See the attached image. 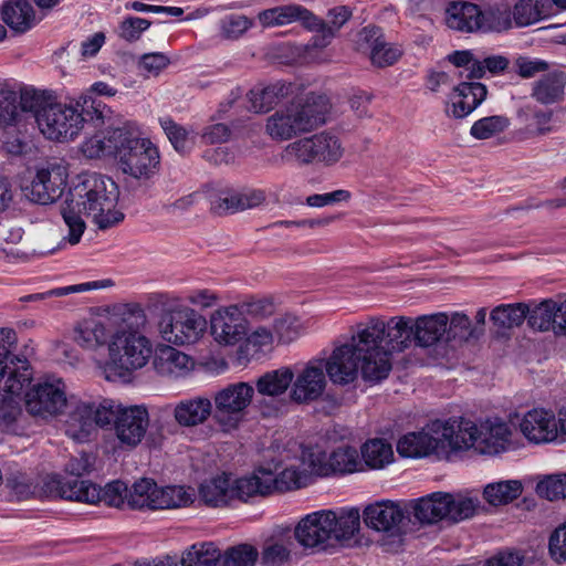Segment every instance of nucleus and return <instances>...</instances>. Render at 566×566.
I'll return each instance as SVG.
<instances>
[{"instance_id": "f257e3e1", "label": "nucleus", "mask_w": 566, "mask_h": 566, "mask_svg": "<svg viewBox=\"0 0 566 566\" xmlns=\"http://www.w3.org/2000/svg\"><path fill=\"white\" fill-rule=\"evenodd\" d=\"M116 186L109 178L96 172L78 175L61 210L67 227V241L71 244L80 242L86 228L82 214L92 217L102 230L122 222L124 213L116 209Z\"/></svg>"}, {"instance_id": "f03ea898", "label": "nucleus", "mask_w": 566, "mask_h": 566, "mask_svg": "<svg viewBox=\"0 0 566 566\" xmlns=\"http://www.w3.org/2000/svg\"><path fill=\"white\" fill-rule=\"evenodd\" d=\"M111 116V109L88 94L69 103L51 102L38 112V127L43 136L54 142H72L85 124L95 128L103 126Z\"/></svg>"}, {"instance_id": "7ed1b4c3", "label": "nucleus", "mask_w": 566, "mask_h": 566, "mask_svg": "<svg viewBox=\"0 0 566 566\" xmlns=\"http://www.w3.org/2000/svg\"><path fill=\"white\" fill-rule=\"evenodd\" d=\"M17 334L0 328V430L14 431L22 416L21 395L32 380V370L24 356L13 354Z\"/></svg>"}, {"instance_id": "20e7f679", "label": "nucleus", "mask_w": 566, "mask_h": 566, "mask_svg": "<svg viewBox=\"0 0 566 566\" xmlns=\"http://www.w3.org/2000/svg\"><path fill=\"white\" fill-rule=\"evenodd\" d=\"M365 352L374 353L375 369L382 375H389L392 363L391 355L407 349L415 340L413 319L407 316H395L387 322L371 317L365 325H359Z\"/></svg>"}, {"instance_id": "39448f33", "label": "nucleus", "mask_w": 566, "mask_h": 566, "mask_svg": "<svg viewBox=\"0 0 566 566\" xmlns=\"http://www.w3.org/2000/svg\"><path fill=\"white\" fill-rule=\"evenodd\" d=\"M328 109L326 96L310 94L304 99L292 102L269 116L265 132L273 140H290L325 124Z\"/></svg>"}, {"instance_id": "423d86ee", "label": "nucleus", "mask_w": 566, "mask_h": 566, "mask_svg": "<svg viewBox=\"0 0 566 566\" xmlns=\"http://www.w3.org/2000/svg\"><path fill=\"white\" fill-rule=\"evenodd\" d=\"M361 331L352 335L349 342L336 347L331 356L324 360V368L331 381L335 385H349L357 380L359 374L366 382L376 384L387 378V375L377 373L376 359L371 350L365 352L361 342Z\"/></svg>"}, {"instance_id": "0eeeda50", "label": "nucleus", "mask_w": 566, "mask_h": 566, "mask_svg": "<svg viewBox=\"0 0 566 566\" xmlns=\"http://www.w3.org/2000/svg\"><path fill=\"white\" fill-rule=\"evenodd\" d=\"M350 15L352 11L347 7H336L328 11V23H326L300 4H286L261 11L258 20L264 28L282 27L300 21L306 29L317 32L314 45L324 48Z\"/></svg>"}, {"instance_id": "6e6552de", "label": "nucleus", "mask_w": 566, "mask_h": 566, "mask_svg": "<svg viewBox=\"0 0 566 566\" xmlns=\"http://www.w3.org/2000/svg\"><path fill=\"white\" fill-rule=\"evenodd\" d=\"M107 352L106 378H126L148 364L153 355V344L142 332L117 326L108 342Z\"/></svg>"}, {"instance_id": "1a4fd4ad", "label": "nucleus", "mask_w": 566, "mask_h": 566, "mask_svg": "<svg viewBox=\"0 0 566 566\" xmlns=\"http://www.w3.org/2000/svg\"><path fill=\"white\" fill-rule=\"evenodd\" d=\"M117 158L122 171L138 180H149L160 168L157 146L148 138H142L135 124H126V136L122 139Z\"/></svg>"}, {"instance_id": "9d476101", "label": "nucleus", "mask_w": 566, "mask_h": 566, "mask_svg": "<svg viewBox=\"0 0 566 566\" xmlns=\"http://www.w3.org/2000/svg\"><path fill=\"white\" fill-rule=\"evenodd\" d=\"M206 317L188 305H177L165 310L158 319L160 338L174 346H189L198 343L206 334Z\"/></svg>"}, {"instance_id": "9b49d317", "label": "nucleus", "mask_w": 566, "mask_h": 566, "mask_svg": "<svg viewBox=\"0 0 566 566\" xmlns=\"http://www.w3.org/2000/svg\"><path fill=\"white\" fill-rule=\"evenodd\" d=\"M67 407L70 411L64 422L65 434L74 441L85 442L96 433L97 428L103 429L112 424V408L115 407V400L103 399L95 402L71 397Z\"/></svg>"}, {"instance_id": "f8f14e48", "label": "nucleus", "mask_w": 566, "mask_h": 566, "mask_svg": "<svg viewBox=\"0 0 566 566\" xmlns=\"http://www.w3.org/2000/svg\"><path fill=\"white\" fill-rule=\"evenodd\" d=\"M344 154L340 139L333 133L322 132L290 143L283 150L282 158L297 165L332 166Z\"/></svg>"}, {"instance_id": "ddd939ff", "label": "nucleus", "mask_w": 566, "mask_h": 566, "mask_svg": "<svg viewBox=\"0 0 566 566\" xmlns=\"http://www.w3.org/2000/svg\"><path fill=\"white\" fill-rule=\"evenodd\" d=\"M254 396V387L245 381L229 384L213 396V419L223 432L240 426Z\"/></svg>"}, {"instance_id": "4468645a", "label": "nucleus", "mask_w": 566, "mask_h": 566, "mask_svg": "<svg viewBox=\"0 0 566 566\" xmlns=\"http://www.w3.org/2000/svg\"><path fill=\"white\" fill-rule=\"evenodd\" d=\"M69 402L66 386L57 377H45L39 380L25 395L28 411L43 419L60 415Z\"/></svg>"}, {"instance_id": "2eb2a0df", "label": "nucleus", "mask_w": 566, "mask_h": 566, "mask_svg": "<svg viewBox=\"0 0 566 566\" xmlns=\"http://www.w3.org/2000/svg\"><path fill=\"white\" fill-rule=\"evenodd\" d=\"M112 415L114 433L122 449L132 450L142 443L148 427L149 413L144 406L124 407L115 401Z\"/></svg>"}, {"instance_id": "dca6fc26", "label": "nucleus", "mask_w": 566, "mask_h": 566, "mask_svg": "<svg viewBox=\"0 0 566 566\" xmlns=\"http://www.w3.org/2000/svg\"><path fill=\"white\" fill-rule=\"evenodd\" d=\"M67 178L69 170L65 163H48L36 169L31 185L25 188V196L35 203H53L63 195Z\"/></svg>"}, {"instance_id": "f3484780", "label": "nucleus", "mask_w": 566, "mask_h": 566, "mask_svg": "<svg viewBox=\"0 0 566 566\" xmlns=\"http://www.w3.org/2000/svg\"><path fill=\"white\" fill-rule=\"evenodd\" d=\"M410 511L399 502L390 500L368 504L363 511L366 526L388 536H400L407 526Z\"/></svg>"}, {"instance_id": "a211bd4d", "label": "nucleus", "mask_w": 566, "mask_h": 566, "mask_svg": "<svg viewBox=\"0 0 566 566\" xmlns=\"http://www.w3.org/2000/svg\"><path fill=\"white\" fill-rule=\"evenodd\" d=\"M293 379L294 371L290 367L266 371L256 379L254 392L260 398L255 400V405L263 416L270 417L279 412L281 398L292 388Z\"/></svg>"}, {"instance_id": "6ab92c4d", "label": "nucleus", "mask_w": 566, "mask_h": 566, "mask_svg": "<svg viewBox=\"0 0 566 566\" xmlns=\"http://www.w3.org/2000/svg\"><path fill=\"white\" fill-rule=\"evenodd\" d=\"M334 511L321 510L304 516L295 526L294 536L305 548L325 551L333 545L332 526L335 525Z\"/></svg>"}, {"instance_id": "aec40b11", "label": "nucleus", "mask_w": 566, "mask_h": 566, "mask_svg": "<svg viewBox=\"0 0 566 566\" xmlns=\"http://www.w3.org/2000/svg\"><path fill=\"white\" fill-rule=\"evenodd\" d=\"M326 376L324 359H311L294 373L290 398L297 403L317 400L325 391Z\"/></svg>"}, {"instance_id": "412c9836", "label": "nucleus", "mask_w": 566, "mask_h": 566, "mask_svg": "<svg viewBox=\"0 0 566 566\" xmlns=\"http://www.w3.org/2000/svg\"><path fill=\"white\" fill-rule=\"evenodd\" d=\"M554 112L532 102L520 105L515 113L517 127L513 136L518 142L536 139L554 132Z\"/></svg>"}, {"instance_id": "4be33fe9", "label": "nucleus", "mask_w": 566, "mask_h": 566, "mask_svg": "<svg viewBox=\"0 0 566 566\" xmlns=\"http://www.w3.org/2000/svg\"><path fill=\"white\" fill-rule=\"evenodd\" d=\"M430 430L441 438L442 449L476 451L479 426L468 419L433 420Z\"/></svg>"}, {"instance_id": "5701e85b", "label": "nucleus", "mask_w": 566, "mask_h": 566, "mask_svg": "<svg viewBox=\"0 0 566 566\" xmlns=\"http://www.w3.org/2000/svg\"><path fill=\"white\" fill-rule=\"evenodd\" d=\"M557 417L552 410L533 408L520 420V430L527 441L535 444H546L559 441Z\"/></svg>"}, {"instance_id": "b1692460", "label": "nucleus", "mask_w": 566, "mask_h": 566, "mask_svg": "<svg viewBox=\"0 0 566 566\" xmlns=\"http://www.w3.org/2000/svg\"><path fill=\"white\" fill-rule=\"evenodd\" d=\"M42 490L48 497H60L88 504L97 503L99 496L98 485L86 480L63 479L59 475L46 476Z\"/></svg>"}, {"instance_id": "393cba45", "label": "nucleus", "mask_w": 566, "mask_h": 566, "mask_svg": "<svg viewBox=\"0 0 566 566\" xmlns=\"http://www.w3.org/2000/svg\"><path fill=\"white\" fill-rule=\"evenodd\" d=\"M116 327L115 322L111 318L91 315L75 324L73 340L85 350L96 352L105 345L108 346Z\"/></svg>"}, {"instance_id": "a878e982", "label": "nucleus", "mask_w": 566, "mask_h": 566, "mask_svg": "<svg viewBox=\"0 0 566 566\" xmlns=\"http://www.w3.org/2000/svg\"><path fill=\"white\" fill-rule=\"evenodd\" d=\"M211 334L221 345H234L247 334V322L238 306L219 308L211 315Z\"/></svg>"}, {"instance_id": "bb28decb", "label": "nucleus", "mask_w": 566, "mask_h": 566, "mask_svg": "<svg viewBox=\"0 0 566 566\" xmlns=\"http://www.w3.org/2000/svg\"><path fill=\"white\" fill-rule=\"evenodd\" d=\"M485 85L479 82H461L453 87L447 103V114L453 118H464L486 97Z\"/></svg>"}, {"instance_id": "cd10ccee", "label": "nucleus", "mask_w": 566, "mask_h": 566, "mask_svg": "<svg viewBox=\"0 0 566 566\" xmlns=\"http://www.w3.org/2000/svg\"><path fill=\"white\" fill-rule=\"evenodd\" d=\"M566 90V71L553 69L531 84V97L539 105L548 106L563 102Z\"/></svg>"}, {"instance_id": "c85d7f7f", "label": "nucleus", "mask_w": 566, "mask_h": 566, "mask_svg": "<svg viewBox=\"0 0 566 566\" xmlns=\"http://www.w3.org/2000/svg\"><path fill=\"white\" fill-rule=\"evenodd\" d=\"M510 426L499 419H486L479 426L476 451L482 454H497L506 450L511 442Z\"/></svg>"}, {"instance_id": "c756f323", "label": "nucleus", "mask_w": 566, "mask_h": 566, "mask_svg": "<svg viewBox=\"0 0 566 566\" xmlns=\"http://www.w3.org/2000/svg\"><path fill=\"white\" fill-rule=\"evenodd\" d=\"M213 405L206 396H195L178 401L172 411L175 421L184 428H195L203 424L213 416Z\"/></svg>"}, {"instance_id": "7c9ffc66", "label": "nucleus", "mask_w": 566, "mask_h": 566, "mask_svg": "<svg viewBox=\"0 0 566 566\" xmlns=\"http://www.w3.org/2000/svg\"><path fill=\"white\" fill-rule=\"evenodd\" d=\"M442 449L441 438L430 430V423L420 432L405 434L398 440L397 451L401 457L422 458Z\"/></svg>"}, {"instance_id": "2f4dec72", "label": "nucleus", "mask_w": 566, "mask_h": 566, "mask_svg": "<svg viewBox=\"0 0 566 566\" xmlns=\"http://www.w3.org/2000/svg\"><path fill=\"white\" fill-rule=\"evenodd\" d=\"M449 315L443 312L422 315L413 319L415 343L420 347H430L447 340Z\"/></svg>"}, {"instance_id": "473e14b6", "label": "nucleus", "mask_w": 566, "mask_h": 566, "mask_svg": "<svg viewBox=\"0 0 566 566\" xmlns=\"http://www.w3.org/2000/svg\"><path fill=\"white\" fill-rule=\"evenodd\" d=\"M124 136H126V124L122 127L96 133L85 138L81 144V151L86 158L91 159L109 155L117 157Z\"/></svg>"}, {"instance_id": "72a5a7b5", "label": "nucleus", "mask_w": 566, "mask_h": 566, "mask_svg": "<svg viewBox=\"0 0 566 566\" xmlns=\"http://www.w3.org/2000/svg\"><path fill=\"white\" fill-rule=\"evenodd\" d=\"M361 39L370 46V60L374 65L385 67L396 63L402 54V50L387 43L381 30L375 25L365 27L360 32Z\"/></svg>"}, {"instance_id": "f704fd0d", "label": "nucleus", "mask_w": 566, "mask_h": 566, "mask_svg": "<svg viewBox=\"0 0 566 566\" xmlns=\"http://www.w3.org/2000/svg\"><path fill=\"white\" fill-rule=\"evenodd\" d=\"M154 365L160 375L179 378L192 370L193 360L187 354L167 344L157 349Z\"/></svg>"}, {"instance_id": "c9c22d12", "label": "nucleus", "mask_w": 566, "mask_h": 566, "mask_svg": "<svg viewBox=\"0 0 566 566\" xmlns=\"http://www.w3.org/2000/svg\"><path fill=\"white\" fill-rule=\"evenodd\" d=\"M294 541L286 534L269 537L262 545L260 564L262 566H292Z\"/></svg>"}, {"instance_id": "e433bc0d", "label": "nucleus", "mask_w": 566, "mask_h": 566, "mask_svg": "<svg viewBox=\"0 0 566 566\" xmlns=\"http://www.w3.org/2000/svg\"><path fill=\"white\" fill-rule=\"evenodd\" d=\"M481 9L471 2H451L446 10V23L461 32H476L481 29Z\"/></svg>"}, {"instance_id": "4c0bfd02", "label": "nucleus", "mask_w": 566, "mask_h": 566, "mask_svg": "<svg viewBox=\"0 0 566 566\" xmlns=\"http://www.w3.org/2000/svg\"><path fill=\"white\" fill-rule=\"evenodd\" d=\"M415 518L421 524L447 520V492H433L409 504Z\"/></svg>"}, {"instance_id": "58836bf2", "label": "nucleus", "mask_w": 566, "mask_h": 566, "mask_svg": "<svg viewBox=\"0 0 566 566\" xmlns=\"http://www.w3.org/2000/svg\"><path fill=\"white\" fill-rule=\"evenodd\" d=\"M270 480L266 476V469L259 468L249 476L234 479L231 476V491L233 500L248 501L256 495L271 494Z\"/></svg>"}, {"instance_id": "ea45409f", "label": "nucleus", "mask_w": 566, "mask_h": 566, "mask_svg": "<svg viewBox=\"0 0 566 566\" xmlns=\"http://www.w3.org/2000/svg\"><path fill=\"white\" fill-rule=\"evenodd\" d=\"M291 92V85L275 82L264 87H254L248 94L250 109L254 113H265L277 105Z\"/></svg>"}, {"instance_id": "a19ab883", "label": "nucleus", "mask_w": 566, "mask_h": 566, "mask_svg": "<svg viewBox=\"0 0 566 566\" xmlns=\"http://www.w3.org/2000/svg\"><path fill=\"white\" fill-rule=\"evenodd\" d=\"M2 20L12 30L25 32L35 24V14L28 0H8L2 4Z\"/></svg>"}, {"instance_id": "79ce46f5", "label": "nucleus", "mask_w": 566, "mask_h": 566, "mask_svg": "<svg viewBox=\"0 0 566 566\" xmlns=\"http://www.w3.org/2000/svg\"><path fill=\"white\" fill-rule=\"evenodd\" d=\"M199 495L210 506L228 504L233 500L231 475L222 473L205 480L199 486Z\"/></svg>"}, {"instance_id": "37998d69", "label": "nucleus", "mask_w": 566, "mask_h": 566, "mask_svg": "<svg viewBox=\"0 0 566 566\" xmlns=\"http://www.w3.org/2000/svg\"><path fill=\"white\" fill-rule=\"evenodd\" d=\"M331 473L346 475L364 472V464L356 447L344 442L329 452Z\"/></svg>"}, {"instance_id": "c03bdc74", "label": "nucleus", "mask_w": 566, "mask_h": 566, "mask_svg": "<svg viewBox=\"0 0 566 566\" xmlns=\"http://www.w3.org/2000/svg\"><path fill=\"white\" fill-rule=\"evenodd\" d=\"M360 460L370 470H380L394 461V450L390 443L384 439L367 440L360 448Z\"/></svg>"}, {"instance_id": "a18cd8bd", "label": "nucleus", "mask_w": 566, "mask_h": 566, "mask_svg": "<svg viewBox=\"0 0 566 566\" xmlns=\"http://www.w3.org/2000/svg\"><path fill=\"white\" fill-rule=\"evenodd\" d=\"M482 509L478 495L472 493H447V520L454 523L472 518Z\"/></svg>"}, {"instance_id": "49530a36", "label": "nucleus", "mask_w": 566, "mask_h": 566, "mask_svg": "<svg viewBox=\"0 0 566 566\" xmlns=\"http://www.w3.org/2000/svg\"><path fill=\"white\" fill-rule=\"evenodd\" d=\"M335 525L332 526V539L334 543H349L360 531V514L358 509H343L334 511Z\"/></svg>"}, {"instance_id": "de8ad7c7", "label": "nucleus", "mask_w": 566, "mask_h": 566, "mask_svg": "<svg viewBox=\"0 0 566 566\" xmlns=\"http://www.w3.org/2000/svg\"><path fill=\"white\" fill-rule=\"evenodd\" d=\"M160 486L153 479L143 478L129 489L128 506L135 510H158Z\"/></svg>"}, {"instance_id": "09e8293b", "label": "nucleus", "mask_w": 566, "mask_h": 566, "mask_svg": "<svg viewBox=\"0 0 566 566\" xmlns=\"http://www.w3.org/2000/svg\"><path fill=\"white\" fill-rule=\"evenodd\" d=\"M266 476L270 480L271 493L300 489L307 483L306 470L296 464H290L276 474L266 469Z\"/></svg>"}, {"instance_id": "8fccbe9b", "label": "nucleus", "mask_w": 566, "mask_h": 566, "mask_svg": "<svg viewBox=\"0 0 566 566\" xmlns=\"http://www.w3.org/2000/svg\"><path fill=\"white\" fill-rule=\"evenodd\" d=\"M547 0H518L512 11V22L517 28H524L539 22L547 15Z\"/></svg>"}, {"instance_id": "3c124183", "label": "nucleus", "mask_w": 566, "mask_h": 566, "mask_svg": "<svg viewBox=\"0 0 566 566\" xmlns=\"http://www.w3.org/2000/svg\"><path fill=\"white\" fill-rule=\"evenodd\" d=\"M265 197L262 191H250L247 193L235 192L224 198H220L213 203V209L218 213H234L245 209L260 206Z\"/></svg>"}, {"instance_id": "603ef678", "label": "nucleus", "mask_w": 566, "mask_h": 566, "mask_svg": "<svg viewBox=\"0 0 566 566\" xmlns=\"http://www.w3.org/2000/svg\"><path fill=\"white\" fill-rule=\"evenodd\" d=\"M523 491L522 483L518 480H505L489 483L483 490V497L493 505H504L517 499Z\"/></svg>"}, {"instance_id": "864d4df0", "label": "nucleus", "mask_w": 566, "mask_h": 566, "mask_svg": "<svg viewBox=\"0 0 566 566\" xmlns=\"http://www.w3.org/2000/svg\"><path fill=\"white\" fill-rule=\"evenodd\" d=\"M196 493L192 488L184 485L160 486L158 496V510H171L185 507L191 504Z\"/></svg>"}, {"instance_id": "5fc2aeb1", "label": "nucleus", "mask_w": 566, "mask_h": 566, "mask_svg": "<svg viewBox=\"0 0 566 566\" xmlns=\"http://www.w3.org/2000/svg\"><path fill=\"white\" fill-rule=\"evenodd\" d=\"M220 551L212 543L193 544L181 557V566H217Z\"/></svg>"}, {"instance_id": "6e6d98bb", "label": "nucleus", "mask_w": 566, "mask_h": 566, "mask_svg": "<svg viewBox=\"0 0 566 566\" xmlns=\"http://www.w3.org/2000/svg\"><path fill=\"white\" fill-rule=\"evenodd\" d=\"M527 307L523 304H502L491 312V321L501 329L520 326L526 318Z\"/></svg>"}, {"instance_id": "4d7b16f0", "label": "nucleus", "mask_w": 566, "mask_h": 566, "mask_svg": "<svg viewBox=\"0 0 566 566\" xmlns=\"http://www.w3.org/2000/svg\"><path fill=\"white\" fill-rule=\"evenodd\" d=\"M526 317L528 325L533 329L538 332L552 329L555 333V327L557 326V322L555 319V301L546 300L536 305L533 310H527Z\"/></svg>"}, {"instance_id": "13d9d810", "label": "nucleus", "mask_w": 566, "mask_h": 566, "mask_svg": "<svg viewBox=\"0 0 566 566\" xmlns=\"http://www.w3.org/2000/svg\"><path fill=\"white\" fill-rule=\"evenodd\" d=\"M302 470H306V478L311 474L319 476L331 475L329 455H327L318 447L305 448L302 451L301 459Z\"/></svg>"}, {"instance_id": "bf43d9fd", "label": "nucleus", "mask_w": 566, "mask_h": 566, "mask_svg": "<svg viewBox=\"0 0 566 566\" xmlns=\"http://www.w3.org/2000/svg\"><path fill=\"white\" fill-rule=\"evenodd\" d=\"M510 126V119L503 115L483 117L471 126L470 134L475 139H489L503 133Z\"/></svg>"}, {"instance_id": "052dcab7", "label": "nucleus", "mask_w": 566, "mask_h": 566, "mask_svg": "<svg viewBox=\"0 0 566 566\" xmlns=\"http://www.w3.org/2000/svg\"><path fill=\"white\" fill-rule=\"evenodd\" d=\"M481 32H502L513 27L511 11L502 8L481 10Z\"/></svg>"}, {"instance_id": "680f3d73", "label": "nucleus", "mask_w": 566, "mask_h": 566, "mask_svg": "<svg viewBox=\"0 0 566 566\" xmlns=\"http://www.w3.org/2000/svg\"><path fill=\"white\" fill-rule=\"evenodd\" d=\"M474 337H478V335L475 334V328H473L471 325L469 316L461 312H453L449 316V324L447 326V342H467Z\"/></svg>"}, {"instance_id": "e2e57ef3", "label": "nucleus", "mask_w": 566, "mask_h": 566, "mask_svg": "<svg viewBox=\"0 0 566 566\" xmlns=\"http://www.w3.org/2000/svg\"><path fill=\"white\" fill-rule=\"evenodd\" d=\"M259 558L255 547L240 544L226 551L220 559L221 566H254Z\"/></svg>"}, {"instance_id": "0e129e2a", "label": "nucleus", "mask_w": 566, "mask_h": 566, "mask_svg": "<svg viewBox=\"0 0 566 566\" xmlns=\"http://www.w3.org/2000/svg\"><path fill=\"white\" fill-rule=\"evenodd\" d=\"M536 493L546 500L555 501L566 497V473L544 476L536 485Z\"/></svg>"}, {"instance_id": "69168bd1", "label": "nucleus", "mask_w": 566, "mask_h": 566, "mask_svg": "<svg viewBox=\"0 0 566 566\" xmlns=\"http://www.w3.org/2000/svg\"><path fill=\"white\" fill-rule=\"evenodd\" d=\"M159 123L172 147L177 151L185 153L190 149L192 144L191 138L189 137V132L185 127L175 123L170 117L160 118Z\"/></svg>"}, {"instance_id": "338daca9", "label": "nucleus", "mask_w": 566, "mask_h": 566, "mask_svg": "<svg viewBox=\"0 0 566 566\" xmlns=\"http://www.w3.org/2000/svg\"><path fill=\"white\" fill-rule=\"evenodd\" d=\"M301 324L298 319L290 314H282L273 322V333L280 343H291L300 335Z\"/></svg>"}, {"instance_id": "774afa93", "label": "nucleus", "mask_w": 566, "mask_h": 566, "mask_svg": "<svg viewBox=\"0 0 566 566\" xmlns=\"http://www.w3.org/2000/svg\"><path fill=\"white\" fill-rule=\"evenodd\" d=\"M98 502H104L108 506L122 507L128 505L129 489L122 481L109 482L101 489L98 486Z\"/></svg>"}]
</instances>
